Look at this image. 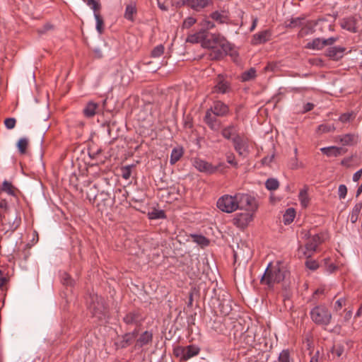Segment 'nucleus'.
Here are the masks:
<instances>
[{
	"label": "nucleus",
	"mask_w": 362,
	"mask_h": 362,
	"mask_svg": "<svg viewBox=\"0 0 362 362\" xmlns=\"http://www.w3.org/2000/svg\"><path fill=\"white\" fill-rule=\"evenodd\" d=\"M202 47L213 49L210 54L211 59H220L231 50V45L219 33H206L202 42Z\"/></svg>",
	"instance_id": "f257e3e1"
},
{
	"label": "nucleus",
	"mask_w": 362,
	"mask_h": 362,
	"mask_svg": "<svg viewBox=\"0 0 362 362\" xmlns=\"http://www.w3.org/2000/svg\"><path fill=\"white\" fill-rule=\"evenodd\" d=\"M286 269L280 265L279 263L272 265L269 263L261 278L262 284L267 286L269 288H272L275 284L281 282L286 276Z\"/></svg>",
	"instance_id": "f03ea898"
},
{
	"label": "nucleus",
	"mask_w": 362,
	"mask_h": 362,
	"mask_svg": "<svg viewBox=\"0 0 362 362\" xmlns=\"http://www.w3.org/2000/svg\"><path fill=\"white\" fill-rule=\"evenodd\" d=\"M88 308L92 315L99 322L105 320L107 315V308L105 300L95 293H90L87 298Z\"/></svg>",
	"instance_id": "7ed1b4c3"
},
{
	"label": "nucleus",
	"mask_w": 362,
	"mask_h": 362,
	"mask_svg": "<svg viewBox=\"0 0 362 362\" xmlns=\"http://www.w3.org/2000/svg\"><path fill=\"white\" fill-rule=\"evenodd\" d=\"M311 320L318 325H328L332 319V314L325 305H317L310 312Z\"/></svg>",
	"instance_id": "20e7f679"
},
{
	"label": "nucleus",
	"mask_w": 362,
	"mask_h": 362,
	"mask_svg": "<svg viewBox=\"0 0 362 362\" xmlns=\"http://www.w3.org/2000/svg\"><path fill=\"white\" fill-rule=\"evenodd\" d=\"M212 93L216 94H228L232 92L233 88L229 77L226 74L217 75L214 81Z\"/></svg>",
	"instance_id": "39448f33"
},
{
	"label": "nucleus",
	"mask_w": 362,
	"mask_h": 362,
	"mask_svg": "<svg viewBox=\"0 0 362 362\" xmlns=\"http://www.w3.org/2000/svg\"><path fill=\"white\" fill-rule=\"evenodd\" d=\"M235 199L236 205H238L237 210L248 211L255 209L257 207L255 199L248 194L236 193Z\"/></svg>",
	"instance_id": "423d86ee"
},
{
	"label": "nucleus",
	"mask_w": 362,
	"mask_h": 362,
	"mask_svg": "<svg viewBox=\"0 0 362 362\" xmlns=\"http://www.w3.org/2000/svg\"><path fill=\"white\" fill-rule=\"evenodd\" d=\"M235 194H225L220 197L216 203L217 207L222 211L226 213H232L237 210Z\"/></svg>",
	"instance_id": "0eeeda50"
},
{
	"label": "nucleus",
	"mask_w": 362,
	"mask_h": 362,
	"mask_svg": "<svg viewBox=\"0 0 362 362\" xmlns=\"http://www.w3.org/2000/svg\"><path fill=\"white\" fill-rule=\"evenodd\" d=\"M193 166L201 173L211 175L219 170L220 168L224 166V164L219 163L218 165H213L204 160L195 158L193 160Z\"/></svg>",
	"instance_id": "6e6552de"
},
{
	"label": "nucleus",
	"mask_w": 362,
	"mask_h": 362,
	"mask_svg": "<svg viewBox=\"0 0 362 362\" xmlns=\"http://www.w3.org/2000/svg\"><path fill=\"white\" fill-rule=\"evenodd\" d=\"M232 142L235 151L240 156H243L245 152L248 151L247 139L240 134H235V136L232 138Z\"/></svg>",
	"instance_id": "1a4fd4ad"
},
{
	"label": "nucleus",
	"mask_w": 362,
	"mask_h": 362,
	"mask_svg": "<svg viewBox=\"0 0 362 362\" xmlns=\"http://www.w3.org/2000/svg\"><path fill=\"white\" fill-rule=\"evenodd\" d=\"M144 321V317L139 311H130L123 317V322L127 325L139 327Z\"/></svg>",
	"instance_id": "9d476101"
},
{
	"label": "nucleus",
	"mask_w": 362,
	"mask_h": 362,
	"mask_svg": "<svg viewBox=\"0 0 362 362\" xmlns=\"http://www.w3.org/2000/svg\"><path fill=\"white\" fill-rule=\"evenodd\" d=\"M252 216L249 213H240L235 215L233 219L235 226L240 228H245L252 221Z\"/></svg>",
	"instance_id": "9b49d317"
},
{
	"label": "nucleus",
	"mask_w": 362,
	"mask_h": 362,
	"mask_svg": "<svg viewBox=\"0 0 362 362\" xmlns=\"http://www.w3.org/2000/svg\"><path fill=\"white\" fill-rule=\"evenodd\" d=\"M207 111H210L211 113H213L218 117H224L228 115L229 107L221 101H216L214 103L213 107L207 110Z\"/></svg>",
	"instance_id": "f8f14e48"
},
{
	"label": "nucleus",
	"mask_w": 362,
	"mask_h": 362,
	"mask_svg": "<svg viewBox=\"0 0 362 362\" xmlns=\"http://www.w3.org/2000/svg\"><path fill=\"white\" fill-rule=\"evenodd\" d=\"M216 117V115L211 113L210 111L206 110L204 118V122L214 131H218L221 128V122Z\"/></svg>",
	"instance_id": "ddd939ff"
},
{
	"label": "nucleus",
	"mask_w": 362,
	"mask_h": 362,
	"mask_svg": "<svg viewBox=\"0 0 362 362\" xmlns=\"http://www.w3.org/2000/svg\"><path fill=\"white\" fill-rule=\"evenodd\" d=\"M323 242V238L320 234H315L309 237L308 241L305 244L306 250L313 252L316 250L317 246Z\"/></svg>",
	"instance_id": "4468645a"
},
{
	"label": "nucleus",
	"mask_w": 362,
	"mask_h": 362,
	"mask_svg": "<svg viewBox=\"0 0 362 362\" xmlns=\"http://www.w3.org/2000/svg\"><path fill=\"white\" fill-rule=\"evenodd\" d=\"M337 141L343 146H354L358 141V136L354 134L338 136Z\"/></svg>",
	"instance_id": "2eb2a0df"
},
{
	"label": "nucleus",
	"mask_w": 362,
	"mask_h": 362,
	"mask_svg": "<svg viewBox=\"0 0 362 362\" xmlns=\"http://www.w3.org/2000/svg\"><path fill=\"white\" fill-rule=\"evenodd\" d=\"M340 25L343 29H345L351 33H356V21L353 17L344 18L341 20Z\"/></svg>",
	"instance_id": "dca6fc26"
},
{
	"label": "nucleus",
	"mask_w": 362,
	"mask_h": 362,
	"mask_svg": "<svg viewBox=\"0 0 362 362\" xmlns=\"http://www.w3.org/2000/svg\"><path fill=\"white\" fill-rule=\"evenodd\" d=\"M153 339V334L151 332H144L136 339L135 347L141 348L144 346L148 345L151 343Z\"/></svg>",
	"instance_id": "f3484780"
},
{
	"label": "nucleus",
	"mask_w": 362,
	"mask_h": 362,
	"mask_svg": "<svg viewBox=\"0 0 362 362\" xmlns=\"http://www.w3.org/2000/svg\"><path fill=\"white\" fill-rule=\"evenodd\" d=\"M134 340L127 333L123 334L115 343L117 349H125L130 346Z\"/></svg>",
	"instance_id": "a211bd4d"
},
{
	"label": "nucleus",
	"mask_w": 362,
	"mask_h": 362,
	"mask_svg": "<svg viewBox=\"0 0 362 362\" xmlns=\"http://www.w3.org/2000/svg\"><path fill=\"white\" fill-rule=\"evenodd\" d=\"M235 134H239L238 133L237 127L233 124L223 127L221 130V135L228 140L232 141V138L235 136Z\"/></svg>",
	"instance_id": "6ab92c4d"
},
{
	"label": "nucleus",
	"mask_w": 362,
	"mask_h": 362,
	"mask_svg": "<svg viewBox=\"0 0 362 362\" xmlns=\"http://www.w3.org/2000/svg\"><path fill=\"white\" fill-rule=\"evenodd\" d=\"M209 3V0H187V5L196 11L207 7Z\"/></svg>",
	"instance_id": "aec40b11"
},
{
	"label": "nucleus",
	"mask_w": 362,
	"mask_h": 362,
	"mask_svg": "<svg viewBox=\"0 0 362 362\" xmlns=\"http://www.w3.org/2000/svg\"><path fill=\"white\" fill-rule=\"evenodd\" d=\"M206 33V32L205 30H201L197 33L190 34L187 36L186 42L193 44L201 42L202 45V42L204 40Z\"/></svg>",
	"instance_id": "412c9836"
},
{
	"label": "nucleus",
	"mask_w": 362,
	"mask_h": 362,
	"mask_svg": "<svg viewBox=\"0 0 362 362\" xmlns=\"http://www.w3.org/2000/svg\"><path fill=\"white\" fill-rule=\"evenodd\" d=\"M345 48L343 47H332L327 49V55L333 59H338L342 57Z\"/></svg>",
	"instance_id": "4be33fe9"
},
{
	"label": "nucleus",
	"mask_w": 362,
	"mask_h": 362,
	"mask_svg": "<svg viewBox=\"0 0 362 362\" xmlns=\"http://www.w3.org/2000/svg\"><path fill=\"white\" fill-rule=\"evenodd\" d=\"M98 109V104L93 101L88 102L83 108V112L86 117H93Z\"/></svg>",
	"instance_id": "5701e85b"
},
{
	"label": "nucleus",
	"mask_w": 362,
	"mask_h": 362,
	"mask_svg": "<svg viewBox=\"0 0 362 362\" xmlns=\"http://www.w3.org/2000/svg\"><path fill=\"white\" fill-rule=\"evenodd\" d=\"M200 352V348L196 345L192 344L185 346V362L191 358L197 356Z\"/></svg>",
	"instance_id": "b1692460"
},
{
	"label": "nucleus",
	"mask_w": 362,
	"mask_h": 362,
	"mask_svg": "<svg viewBox=\"0 0 362 362\" xmlns=\"http://www.w3.org/2000/svg\"><path fill=\"white\" fill-rule=\"evenodd\" d=\"M325 47V42L322 38H315L305 45V48L314 50H320Z\"/></svg>",
	"instance_id": "393cba45"
},
{
	"label": "nucleus",
	"mask_w": 362,
	"mask_h": 362,
	"mask_svg": "<svg viewBox=\"0 0 362 362\" xmlns=\"http://www.w3.org/2000/svg\"><path fill=\"white\" fill-rule=\"evenodd\" d=\"M240 339L246 345L251 346L255 341V333L252 331L247 329L245 332L241 334Z\"/></svg>",
	"instance_id": "a878e982"
},
{
	"label": "nucleus",
	"mask_w": 362,
	"mask_h": 362,
	"mask_svg": "<svg viewBox=\"0 0 362 362\" xmlns=\"http://www.w3.org/2000/svg\"><path fill=\"white\" fill-rule=\"evenodd\" d=\"M183 155V149L181 147L174 148L170 154V163L171 165L177 163Z\"/></svg>",
	"instance_id": "bb28decb"
},
{
	"label": "nucleus",
	"mask_w": 362,
	"mask_h": 362,
	"mask_svg": "<svg viewBox=\"0 0 362 362\" xmlns=\"http://www.w3.org/2000/svg\"><path fill=\"white\" fill-rule=\"evenodd\" d=\"M321 151L327 156H337L341 153V148L337 146H329L322 148Z\"/></svg>",
	"instance_id": "cd10ccee"
},
{
	"label": "nucleus",
	"mask_w": 362,
	"mask_h": 362,
	"mask_svg": "<svg viewBox=\"0 0 362 362\" xmlns=\"http://www.w3.org/2000/svg\"><path fill=\"white\" fill-rule=\"evenodd\" d=\"M296 216V211L293 208H288L286 210L284 216L283 221L284 224H290Z\"/></svg>",
	"instance_id": "c85d7f7f"
},
{
	"label": "nucleus",
	"mask_w": 362,
	"mask_h": 362,
	"mask_svg": "<svg viewBox=\"0 0 362 362\" xmlns=\"http://www.w3.org/2000/svg\"><path fill=\"white\" fill-rule=\"evenodd\" d=\"M256 77V70L255 68H250L244 71L240 76L241 81L246 82L254 79Z\"/></svg>",
	"instance_id": "c756f323"
},
{
	"label": "nucleus",
	"mask_w": 362,
	"mask_h": 362,
	"mask_svg": "<svg viewBox=\"0 0 362 362\" xmlns=\"http://www.w3.org/2000/svg\"><path fill=\"white\" fill-rule=\"evenodd\" d=\"M269 33L268 31L264 30L261 33H257L254 35L255 43L260 44L267 42L269 40Z\"/></svg>",
	"instance_id": "7c9ffc66"
},
{
	"label": "nucleus",
	"mask_w": 362,
	"mask_h": 362,
	"mask_svg": "<svg viewBox=\"0 0 362 362\" xmlns=\"http://www.w3.org/2000/svg\"><path fill=\"white\" fill-rule=\"evenodd\" d=\"M361 209H362L361 203H358L354 206L351 214V216H350V220H351V223H354L357 221L358 215L360 214Z\"/></svg>",
	"instance_id": "2f4dec72"
},
{
	"label": "nucleus",
	"mask_w": 362,
	"mask_h": 362,
	"mask_svg": "<svg viewBox=\"0 0 362 362\" xmlns=\"http://www.w3.org/2000/svg\"><path fill=\"white\" fill-rule=\"evenodd\" d=\"M299 200L303 207H307L309 204V197L307 189H303L300 191L298 195Z\"/></svg>",
	"instance_id": "473e14b6"
},
{
	"label": "nucleus",
	"mask_w": 362,
	"mask_h": 362,
	"mask_svg": "<svg viewBox=\"0 0 362 362\" xmlns=\"http://www.w3.org/2000/svg\"><path fill=\"white\" fill-rule=\"evenodd\" d=\"M185 346H177L173 349V354L178 358L180 362H185Z\"/></svg>",
	"instance_id": "72a5a7b5"
},
{
	"label": "nucleus",
	"mask_w": 362,
	"mask_h": 362,
	"mask_svg": "<svg viewBox=\"0 0 362 362\" xmlns=\"http://www.w3.org/2000/svg\"><path fill=\"white\" fill-rule=\"evenodd\" d=\"M265 187L268 190L274 191L279 188V182L275 178H269L265 182Z\"/></svg>",
	"instance_id": "f704fd0d"
},
{
	"label": "nucleus",
	"mask_w": 362,
	"mask_h": 362,
	"mask_svg": "<svg viewBox=\"0 0 362 362\" xmlns=\"http://www.w3.org/2000/svg\"><path fill=\"white\" fill-rule=\"evenodd\" d=\"M192 238L194 242L202 247L207 246L209 244V240L202 235H193Z\"/></svg>",
	"instance_id": "c9c22d12"
},
{
	"label": "nucleus",
	"mask_w": 362,
	"mask_h": 362,
	"mask_svg": "<svg viewBox=\"0 0 362 362\" xmlns=\"http://www.w3.org/2000/svg\"><path fill=\"white\" fill-rule=\"evenodd\" d=\"M94 17L96 21V30L101 34L103 32L104 21L103 17L97 12L94 13Z\"/></svg>",
	"instance_id": "e433bc0d"
},
{
	"label": "nucleus",
	"mask_w": 362,
	"mask_h": 362,
	"mask_svg": "<svg viewBox=\"0 0 362 362\" xmlns=\"http://www.w3.org/2000/svg\"><path fill=\"white\" fill-rule=\"evenodd\" d=\"M2 190L3 192H6L9 195L14 196L15 195V190L14 187L12 185L11 182L4 180L2 184Z\"/></svg>",
	"instance_id": "4c0bfd02"
},
{
	"label": "nucleus",
	"mask_w": 362,
	"mask_h": 362,
	"mask_svg": "<svg viewBox=\"0 0 362 362\" xmlns=\"http://www.w3.org/2000/svg\"><path fill=\"white\" fill-rule=\"evenodd\" d=\"M335 127L334 124H322L318 126L317 131L320 133H328L332 132L335 130Z\"/></svg>",
	"instance_id": "58836bf2"
},
{
	"label": "nucleus",
	"mask_w": 362,
	"mask_h": 362,
	"mask_svg": "<svg viewBox=\"0 0 362 362\" xmlns=\"http://www.w3.org/2000/svg\"><path fill=\"white\" fill-rule=\"evenodd\" d=\"M148 217L150 219H161L165 218V214L163 210L154 209L151 212L148 213Z\"/></svg>",
	"instance_id": "ea45409f"
},
{
	"label": "nucleus",
	"mask_w": 362,
	"mask_h": 362,
	"mask_svg": "<svg viewBox=\"0 0 362 362\" xmlns=\"http://www.w3.org/2000/svg\"><path fill=\"white\" fill-rule=\"evenodd\" d=\"M136 9L134 5L129 4L127 5L125 9V13L124 17L127 20L132 21L133 20V15L136 13Z\"/></svg>",
	"instance_id": "a19ab883"
},
{
	"label": "nucleus",
	"mask_w": 362,
	"mask_h": 362,
	"mask_svg": "<svg viewBox=\"0 0 362 362\" xmlns=\"http://www.w3.org/2000/svg\"><path fill=\"white\" fill-rule=\"evenodd\" d=\"M28 145V140L26 138H21L19 139L17 146L21 153L24 154Z\"/></svg>",
	"instance_id": "79ce46f5"
},
{
	"label": "nucleus",
	"mask_w": 362,
	"mask_h": 362,
	"mask_svg": "<svg viewBox=\"0 0 362 362\" xmlns=\"http://www.w3.org/2000/svg\"><path fill=\"white\" fill-rule=\"evenodd\" d=\"M356 117V115L353 112H346L340 115L339 117V121L342 123H346L351 120H353Z\"/></svg>",
	"instance_id": "37998d69"
},
{
	"label": "nucleus",
	"mask_w": 362,
	"mask_h": 362,
	"mask_svg": "<svg viewBox=\"0 0 362 362\" xmlns=\"http://www.w3.org/2000/svg\"><path fill=\"white\" fill-rule=\"evenodd\" d=\"M304 20V18L297 17L293 18L289 21V23L286 24V28H296L300 26L301 25L302 21Z\"/></svg>",
	"instance_id": "c03bdc74"
},
{
	"label": "nucleus",
	"mask_w": 362,
	"mask_h": 362,
	"mask_svg": "<svg viewBox=\"0 0 362 362\" xmlns=\"http://www.w3.org/2000/svg\"><path fill=\"white\" fill-rule=\"evenodd\" d=\"M279 362H291L290 353L288 350H283L278 358Z\"/></svg>",
	"instance_id": "a18cd8bd"
},
{
	"label": "nucleus",
	"mask_w": 362,
	"mask_h": 362,
	"mask_svg": "<svg viewBox=\"0 0 362 362\" xmlns=\"http://www.w3.org/2000/svg\"><path fill=\"white\" fill-rule=\"evenodd\" d=\"M210 16L213 20H214L220 23H225L226 16H224L221 13H220L217 11L211 13Z\"/></svg>",
	"instance_id": "49530a36"
},
{
	"label": "nucleus",
	"mask_w": 362,
	"mask_h": 362,
	"mask_svg": "<svg viewBox=\"0 0 362 362\" xmlns=\"http://www.w3.org/2000/svg\"><path fill=\"white\" fill-rule=\"evenodd\" d=\"M133 165H126L122 168V176L124 179L128 180L132 175V168Z\"/></svg>",
	"instance_id": "de8ad7c7"
},
{
	"label": "nucleus",
	"mask_w": 362,
	"mask_h": 362,
	"mask_svg": "<svg viewBox=\"0 0 362 362\" xmlns=\"http://www.w3.org/2000/svg\"><path fill=\"white\" fill-rule=\"evenodd\" d=\"M164 52V47L162 45H159L154 47L151 52V57H159Z\"/></svg>",
	"instance_id": "09e8293b"
},
{
	"label": "nucleus",
	"mask_w": 362,
	"mask_h": 362,
	"mask_svg": "<svg viewBox=\"0 0 362 362\" xmlns=\"http://www.w3.org/2000/svg\"><path fill=\"white\" fill-rule=\"evenodd\" d=\"M88 6H90L93 11L94 13L100 9V5L95 0H83Z\"/></svg>",
	"instance_id": "8fccbe9b"
},
{
	"label": "nucleus",
	"mask_w": 362,
	"mask_h": 362,
	"mask_svg": "<svg viewBox=\"0 0 362 362\" xmlns=\"http://www.w3.org/2000/svg\"><path fill=\"white\" fill-rule=\"evenodd\" d=\"M16 124V119L13 117H8L4 120V125L7 129H13Z\"/></svg>",
	"instance_id": "3c124183"
},
{
	"label": "nucleus",
	"mask_w": 362,
	"mask_h": 362,
	"mask_svg": "<svg viewBox=\"0 0 362 362\" xmlns=\"http://www.w3.org/2000/svg\"><path fill=\"white\" fill-rule=\"evenodd\" d=\"M197 22V20L193 17H188L183 21L182 23V28L188 29L190 27H192L194 24H195Z\"/></svg>",
	"instance_id": "603ef678"
},
{
	"label": "nucleus",
	"mask_w": 362,
	"mask_h": 362,
	"mask_svg": "<svg viewBox=\"0 0 362 362\" xmlns=\"http://www.w3.org/2000/svg\"><path fill=\"white\" fill-rule=\"evenodd\" d=\"M347 194V188L344 185H340L338 188V195L339 199H344Z\"/></svg>",
	"instance_id": "864d4df0"
},
{
	"label": "nucleus",
	"mask_w": 362,
	"mask_h": 362,
	"mask_svg": "<svg viewBox=\"0 0 362 362\" xmlns=\"http://www.w3.org/2000/svg\"><path fill=\"white\" fill-rule=\"evenodd\" d=\"M313 33V28L310 26L306 25L304 28H303L301 29V30L299 32L298 36L300 37H303V36L308 35V34H312Z\"/></svg>",
	"instance_id": "5fc2aeb1"
},
{
	"label": "nucleus",
	"mask_w": 362,
	"mask_h": 362,
	"mask_svg": "<svg viewBox=\"0 0 362 362\" xmlns=\"http://www.w3.org/2000/svg\"><path fill=\"white\" fill-rule=\"evenodd\" d=\"M306 267L310 270H316L318 268V263L315 260L308 259L305 262Z\"/></svg>",
	"instance_id": "6e6d98bb"
},
{
	"label": "nucleus",
	"mask_w": 362,
	"mask_h": 362,
	"mask_svg": "<svg viewBox=\"0 0 362 362\" xmlns=\"http://www.w3.org/2000/svg\"><path fill=\"white\" fill-rule=\"evenodd\" d=\"M346 305V298H340L334 303V310L336 311L339 310L341 308Z\"/></svg>",
	"instance_id": "4d7b16f0"
},
{
	"label": "nucleus",
	"mask_w": 362,
	"mask_h": 362,
	"mask_svg": "<svg viewBox=\"0 0 362 362\" xmlns=\"http://www.w3.org/2000/svg\"><path fill=\"white\" fill-rule=\"evenodd\" d=\"M226 160L229 164L235 167L238 166V163L235 161V155L233 153H228L226 154Z\"/></svg>",
	"instance_id": "13d9d810"
},
{
	"label": "nucleus",
	"mask_w": 362,
	"mask_h": 362,
	"mask_svg": "<svg viewBox=\"0 0 362 362\" xmlns=\"http://www.w3.org/2000/svg\"><path fill=\"white\" fill-rule=\"evenodd\" d=\"M62 282L64 285H67V286H71L72 285V280L71 279V276L64 273L63 274V276H62Z\"/></svg>",
	"instance_id": "bf43d9fd"
},
{
	"label": "nucleus",
	"mask_w": 362,
	"mask_h": 362,
	"mask_svg": "<svg viewBox=\"0 0 362 362\" xmlns=\"http://www.w3.org/2000/svg\"><path fill=\"white\" fill-rule=\"evenodd\" d=\"M344 352V348L341 346H337L334 348L333 353L338 357L341 356Z\"/></svg>",
	"instance_id": "052dcab7"
},
{
	"label": "nucleus",
	"mask_w": 362,
	"mask_h": 362,
	"mask_svg": "<svg viewBox=\"0 0 362 362\" xmlns=\"http://www.w3.org/2000/svg\"><path fill=\"white\" fill-rule=\"evenodd\" d=\"M221 313L224 315H227L230 313V312L231 311V307L230 305H226V306L223 304L221 305Z\"/></svg>",
	"instance_id": "680f3d73"
},
{
	"label": "nucleus",
	"mask_w": 362,
	"mask_h": 362,
	"mask_svg": "<svg viewBox=\"0 0 362 362\" xmlns=\"http://www.w3.org/2000/svg\"><path fill=\"white\" fill-rule=\"evenodd\" d=\"M313 107H314V104H313L311 103H307L306 104L304 105L302 112L305 113V112H309V111L312 110L313 109Z\"/></svg>",
	"instance_id": "e2e57ef3"
},
{
	"label": "nucleus",
	"mask_w": 362,
	"mask_h": 362,
	"mask_svg": "<svg viewBox=\"0 0 362 362\" xmlns=\"http://www.w3.org/2000/svg\"><path fill=\"white\" fill-rule=\"evenodd\" d=\"M337 37H329V38H327V39H323L324 42H325V47L327 46V45H333L337 40Z\"/></svg>",
	"instance_id": "0e129e2a"
},
{
	"label": "nucleus",
	"mask_w": 362,
	"mask_h": 362,
	"mask_svg": "<svg viewBox=\"0 0 362 362\" xmlns=\"http://www.w3.org/2000/svg\"><path fill=\"white\" fill-rule=\"evenodd\" d=\"M362 175V168L356 172L353 175V181L358 182Z\"/></svg>",
	"instance_id": "69168bd1"
},
{
	"label": "nucleus",
	"mask_w": 362,
	"mask_h": 362,
	"mask_svg": "<svg viewBox=\"0 0 362 362\" xmlns=\"http://www.w3.org/2000/svg\"><path fill=\"white\" fill-rule=\"evenodd\" d=\"M8 208V202L6 199H1L0 201V209H4L5 211L7 210Z\"/></svg>",
	"instance_id": "338daca9"
},
{
	"label": "nucleus",
	"mask_w": 362,
	"mask_h": 362,
	"mask_svg": "<svg viewBox=\"0 0 362 362\" xmlns=\"http://www.w3.org/2000/svg\"><path fill=\"white\" fill-rule=\"evenodd\" d=\"M138 333H139V331L138 329L136 328L134 329L132 332H128L127 334L129 335H131V337H132V339L134 340H135L136 337L138 336Z\"/></svg>",
	"instance_id": "774afa93"
}]
</instances>
